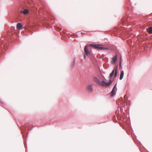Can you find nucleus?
<instances>
[{"instance_id": "obj_1", "label": "nucleus", "mask_w": 152, "mask_h": 152, "mask_svg": "<svg viewBox=\"0 0 152 152\" xmlns=\"http://www.w3.org/2000/svg\"><path fill=\"white\" fill-rule=\"evenodd\" d=\"M90 46L99 50H107V48L104 47L102 45L100 44H90Z\"/></svg>"}, {"instance_id": "obj_2", "label": "nucleus", "mask_w": 152, "mask_h": 152, "mask_svg": "<svg viewBox=\"0 0 152 152\" xmlns=\"http://www.w3.org/2000/svg\"><path fill=\"white\" fill-rule=\"evenodd\" d=\"M112 83L111 80H110V82L108 83H106L104 81H102L99 82V85L103 86H109Z\"/></svg>"}, {"instance_id": "obj_3", "label": "nucleus", "mask_w": 152, "mask_h": 152, "mask_svg": "<svg viewBox=\"0 0 152 152\" xmlns=\"http://www.w3.org/2000/svg\"><path fill=\"white\" fill-rule=\"evenodd\" d=\"M117 67L115 68L112 71L110 75V77H111L114 74V77H115L117 75Z\"/></svg>"}, {"instance_id": "obj_4", "label": "nucleus", "mask_w": 152, "mask_h": 152, "mask_svg": "<svg viewBox=\"0 0 152 152\" xmlns=\"http://www.w3.org/2000/svg\"><path fill=\"white\" fill-rule=\"evenodd\" d=\"M116 83L115 85L114 86L112 91H111V95H110V96H113L115 94V90H116Z\"/></svg>"}, {"instance_id": "obj_5", "label": "nucleus", "mask_w": 152, "mask_h": 152, "mask_svg": "<svg viewBox=\"0 0 152 152\" xmlns=\"http://www.w3.org/2000/svg\"><path fill=\"white\" fill-rule=\"evenodd\" d=\"M92 87L93 86L92 85H88L87 86V91L90 92H92L93 91Z\"/></svg>"}, {"instance_id": "obj_6", "label": "nucleus", "mask_w": 152, "mask_h": 152, "mask_svg": "<svg viewBox=\"0 0 152 152\" xmlns=\"http://www.w3.org/2000/svg\"><path fill=\"white\" fill-rule=\"evenodd\" d=\"M84 50L86 53V55H88V54L90 53V52L88 49L87 45H86L85 46L84 48Z\"/></svg>"}, {"instance_id": "obj_7", "label": "nucleus", "mask_w": 152, "mask_h": 152, "mask_svg": "<svg viewBox=\"0 0 152 152\" xmlns=\"http://www.w3.org/2000/svg\"><path fill=\"white\" fill-rule=\"evenodd\" d=\"M117 56H115L112 58V64H114L117 61Z\"/></svg>"}, {"instance_id": "obj_8", "label": "nucleus", "mask_w": 152, "mask_h": 152, "mask_svg": "<svg viewBox=\"0 0 152 152\" xmlns=\"http://www.w3.org/2000/svg\"><path fill=\"white\" fill-rule=\"evenodd\" d=\"M148 32L150 34H152V27H149L146 29Z\"/></svg>"}, {"instance_id": "obj_9", "label": "nucleus", "mask_w": 152, "mask_h": 152, "mask_svg": "<svg viewBox=\"0 0 152 152\" xmlns=\"http://www.w3.org/2000/svg\"><path fill=\"white\" fill-rule=\"evenodd\" d=\"M124 72L123 71H121V73H120V77H119L120 80H121L123 78V76H124Z\"/></svg>"}, {"instance_id": "obj_10", "label": "nucleus", "mask_w": 152, "mask_h": 152, "mask_svg": "<svg viewBox=\"0 0 152 152\" xmlns=\"http://www.w3.org/2000/svg\"><path fill=\"white\" fill-rule=\"evenodd\" d=\"M28 10L27 9L24 10L23 11H22L21 12L23 13L24 14L26 15L28 13Z\"/></svg>"}, {"instance_id": "obj_11", "label": "nucleus", "mask_w": 152, "mask_h": 152, "mask_svg": "<svg viewBox=\"0 0 152 152\" xmlns=\"http://www.w3.org/2000/svg\"><path fill=\"white\" fill-rule=\"evenodd\" d=\"M17 28L19 29H21L22 28V25L20 23H17Z\"/></svg>"}, {"instance_id": "obj_12", "label": "nucleus", "mask_w": 152, "mask_h": 152, "mask_svg": "<svg viewBox=\"0 0 152 152\" xmlns=\"http://www.w3.org/2000/svg\"><path fill=\"white\" fill-rule=\"evenodd\" d=\"M94 81L96 83L98 84H99V83L100 82L97 79V78L96 77H94Z\"/></svg>"}, {"instance_id": "obj_13", "label": "nucleus", "mask_w": 152, "mask_h": 152, "mask_svg": "<svg viewBox=\"0 0 152 152\" xmlns=\"http://www.w3.org/2000/svg\"><path fill=\"white\" fill-rule=\"evenodd\" d=\"M121 66V62L120 61L119 63V67H120Z\"/></svg>"}, {"instance_id": "obj_14", "label": "nucleus", "mask_w": 152, "mask_h": 152, "mask_svg": "<svg viewBox=\"0 0 152 152\" xmlns=\"http://www.w3.org/2000/svg\"><path fill=\"white\" fill-rule=\"evenodd\" d=\"M86 55H84V58H86Z\"/></svg>"}, {"instance_id": "obj_15", "label": "nucleus", "mask_w": 152, "mask_h": 152, "mask_svg": "<svg viewBox=\"0 0 152 152\" xmlns=\"http://www.w3.org/2000/svg\"><path fill=\"white\" fill-rule=\"evenodd\" d=\"M58 30L59 31H61V29L60 28H59Z\"/></svg>"}, {"instance_id": "obj_16", "label": "nucleus", "mask_w": 152, "mask_h": 152, "mask_svg": "<svg viewBox=\"0 0 152 152\" xmlns=\"http://www.w3.org/2000/svg\"><path fill=\"white\" fill-rule=\"evenodd\" d=\"M1 48H2L3 47V46H2V45H1Z\"/></svg>"}]
</instances>
